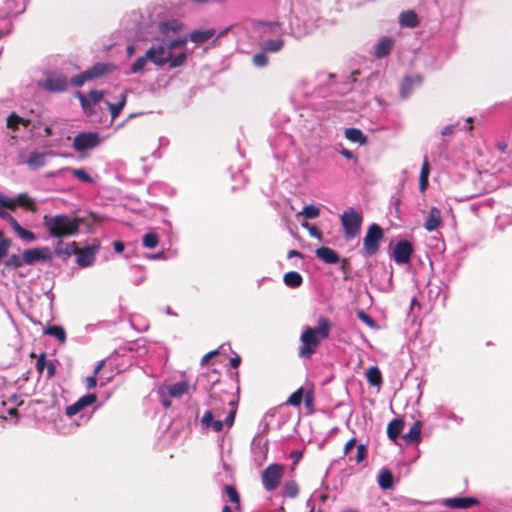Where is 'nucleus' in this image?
Here are the masks:
<instances>
[{
	"mask_svg": "<svg viewBox=\"0 0 512 512\" xmlns=\"http://www.w3.org/2000/svg\"><path fill=\"white\" fill-rule=\"evenodd\" d=\"M331 328V321L325 317H319L316 327H306L300 336L299 357L310 359L315 354L321 341L329 337Z\"/></svg>",
	"mask_w": 512,
	"mask_h": 512,
	"instance_id": "nucleus-1",
	"label": "nucleus"
},
{
	"mask_svg": "<svg viewBox=\"0 0 512 512\" xmlns=\"http://www.w3.org/2000/svg\"><path fill=\"white\" fill-rule=\"evenodd\" d=\"M43 226L50 237L65 238L78 233L80 221L66 214L44 215Z\"/></svg>",
	"mask_w": 512,
	"mask_h": 512,
	"instance_id": "nucleus-2",
	"label": "nucleus"
},
{
	"mask_svg": "<svg viewBox=\"0 0 512 512\" xmlns=\"http://www.w3.org/2000/svg\"><path fill=\"white\" fill-rule=\"evenodd\" d=\"M182 24L176 19L167 20L159 23L157 40L164 42L169 50L176 48H185L188 37H175L181 30Z\"/></svg>",
	"mask_w": 512,
	"mask_h": 512,
	"instance_id": "nucleus-3",
	"label": "nucleus"
},
{
	"mask_svg": "<svg viewBox=\"0 0 512 512\" xmlns=\"http://www.w3.org/2000/svg\"><path fill=\"white\" fill-rule=\"evenodd\" d=\"M340 221L346 241H351L360 235L363 223V216L360 212L349 207L341 214Z\"/></svg>",
	"mask_w": 512,
	"mask_h": 512,
	"instance_id": "nucleus-4",
	"label": "nucleus"
},
{
	"mask_svg": "<svg viewBox=\"0 0 512 512\" xmlns=\"http://www.w3.org/2000/svg\"><path fill=\"white\" fill-rule=\"evenodd\" d=\"M383 229L376 223L371 224L363 239L362 255L371 257L375 255L379 249L380 241L383 239Z\"/></svg>",
	"mask_w": 512,
	"mask_h": 512,
	"instance_id": "nucleus-5",
	"label": "nucleus"
},
{
	"mask_svg": "<svg viewBox=\"0 0 512 512\" xmlns=\"http://www.w3.org/2000/svg\"><path fill=\"white\" fill-rule=\"evenodd\" d=\"M114 69V65L109 63H96L86 71L71 78L70 82L75 87H82L86 81L104 76Z\"/></svg>",
	"mask_w": 512,
	"mask_h": 512,
	"instance_id": "nucleus-6",
	"label": "nucleus"
},
{
	"mask_svg": "<svg viewBox=\"0 0 512 512\" xmlns=\"http://www.w3.org/2000/svg\"><path fill=\"white\" fill-rule=\"evenodd\" d=\"M0 205L11 211H15L17 206L24 207L33 213L37 212L38 209L36 201L27 193H21L16 198H10L0 193Z\"/></svg>",
	"mask_w": 512,
	"mask_h": 512,
	"instance_id": "nucleus-7",
	"label": "nucleus"
},
{
	"mask_svg": "<svg viewBox=\"0 0 512 512\" xmlns=\"http://www.w3.org/2000/svg\"><path fill=\"white\" fill-rule=\"evenodd\" d=\"M284 475V466L281 464H270L266 469L262 472V484L267 491L275 490Z\"/></svg>",
	"mask_w": 512,
	"mask_h": 512,
	"instance_id": "nucleus-8",
	"label": "nucleus"
},
{
	"mask_svg": "<svg viewBox=\"0 0 512 512\" xmlns=\"http://www.w3.org/2000/svg\"><path fill=\"white\" fill-rule=\"evenodd\" d=\"M100 143L98 132H80L74 137L72 147L77 152H84L97 147Z\"/></svg>",
	"mask_w": 512,
	"mask_h": 512,
	"instance_id": "nucleus-9",
	"label": "nucleus"
},
{
	"mask_svg": "<svg viewBox=\"0 0 512 512\" xmlns=\"http://www.w3.org/2000/svg\"><path fill=\"white\" fill-rule=\"evenodd\" d=\"M39 85L49 92H63L68 88V79L62 74L50 73Z\"/></svg>",
	"mask_w": 512,
	"mask_h": 512,
	"instance_id": "nucleus-10",
	"label": "nucleus"
},
{
	"mask_svg": "<svg viewBox=\"0 0 512 512\" xmlns=\"http://www.w3.org/2000/svg\"><path fill=\"white\" fill-rule=\"evenodd\" d=\"M171 51L164 42L159 41L158 45L150 47L146 52L150 62L156 66H164L169 60Z\"/></svg>",
	"mask_w": 512,
	"mask_h": 512,
	"instance_id": "nucleus-11",
	"label": "nucleus"
},
{
	"mask_svg": "<svg viewBox=\"0 0 512 512\" xmlns=\"http://www.w3.org/2000/svg\"><path fill=\"white\" fill-rule=\"evenodd\" d=\"M412 253V244L407 240H401L395 245L392 257L397 264L403 265L410 262Z\"/></svg>",
	"mask_w": 512,
	"mask_h": 512,
	"instance_id": "nucleus-12",
	"label": "nucleus"
},
{
	"mask_svg": "<svg viewBox=\"0 0 512 512\" xmlns=\"http://www.w3.org/2000/svg\"><path fill=\"white\" fill-rule=\"evenodd\" d=\"M48 155H53V153L32 151L27 156L20 154L19 163L26 164L30 169L36 170L46 164V156Z\"/></svg>",
	"mask_w": 512,
	"mask_h": 512,
	"instance_id": "nucleus-13",
	"label": "nucleus"
},
{
	"mask_svg": "<svg viewBox=\"0 0 512 512\" xmlns=\"http://www.w3.org/2000/svg\"><path fill=\"white\" fill-rule=\"evenodd\" d=\"M52 258L48 247L31 248L23 252V261L26 265H33L38 261H46Z\"/></svg>",
	"mask_w": 512,
	"mask_h": 512,
	"instance_id": "nucleus-14",
	"label": "nucleus"
},
{
	"mask_svg": "<svg viewBox=\"0 0 512 512\" xmlns=\"http://www.w3.org/2000/svg\"><path fill=\"white\" fill-rule=\"evenodd\" d=\"M478 503L479 501L474 497H454L444 500V505L452 509H466Z\"/></svg>",
	"mask_w": 512,
	"mask_h": 512,
	"instance_id": "nucleus-15",
	"label": "nucleus"
},
{
	"mask_svg": "<svg viewBox=\"0 0 512 512\" xmlns=\"http://www.w3.org/2000/svg\"><path fill=\"white\" fill-rule=\"evenodd\" d=\"M77 97L80 100L83 110L87 113L89 108L101 101L103 98V92L99 90H92L87 96L78 92Z\"/></svg>",
	"mask_w": 512,
	"mask_h": 512,
	"instance_id": "nucleus-16",
	"label": "nucleus"
},
{
	"mask_svg": "<svg viewBox=\"0 0 512 512\" xmlns=\"http://www.w3.org/2000/svg\"><path fill=\"white\" fill-rule=\"evenodd\" d=\"M228 405L230 406V410L225 417L224 421H221L220 419L213 420L210 426H212L213 430L215 432H220L223 429V425L226 424L228 427H231L235 420L236 415V408L234 406V401L232 399H229Z\"/></svg>",
	"mask_w": 512,
	"mask_h": 512,
	"instance_id": "nucleus-17",
	"label": "nucleus"
},
{
	"mask_svg": "<svg viewBox=\"0 0 512 512\" xmlns=\"http://www.w3.org/2000/svg\"><path fill=\"white\" fill-rule=\"evenodd\" d=\"M98 250V246L87 247L84 250H81L77 254V264L80 267H88L90 266L95 259V253Z\"/></svg>",
	"mask_w": 512,
	"mask_h": 512,
	"instance_id": "nucleus-18",
	"label": "nucleus"
},
{
	"mask_svg": "<svg viewBox=\"0 0 512 512\" xmlns=\"http://www.w3.org/2000/svg\"><path fill=\"white\" fill-rule=\"evenodd\" d=\"M228 401L221 396L210 395L207 406L210 408V411L214 412V417L220 418L225 411L224 405L228 404Z\"/></svg>",
	"mask_w": 512,
	"mask_h": 512,
	"instance_id": "nucleus-19",
	"label": "nucleus"
},
{
	"mask_svg": "<svg viewBox=\"0 0 512 512\" xmlns=\"http://www.w3.org/2000/svg\"><path fill=\"white\" fill-rule=\"evenodd\" d=\"M216 34L215 29H206V30H193L191 33L186 35L185 37H188V40L196 43V44H203L207 41H209L212 37H214Z\"/></svg>",
	"mask_w": 512,
	"mask_h": 512,
	"instance_id": "nucleus-20",
	"label": "nucleus"
},
{
	"mask_svg": "<svg viewBox=\"0 0 512 512\" xmlns=\"http://www.w3.org/2000/svg\"><path fill=\"white\" fill-rule=\"evenodd\" d=\"M316 256L326 264H336L340 261V257L336 251L329 247H320L316 249Z\"/></svg>",
	"mask_w": 512,
	"mask_h": 512,
	"instance_id": "nucleus-21",
	"label": "nucleus"
},
{
	"mask_svg": "<svg viewBox=\"0 0 512 512\" xmlns=\"http://www.w3.org/2000/svg\"><path fill=\"white\" fill-rule=\"evenodd\" d=\"M165 389L168 396L173 398H181L183 395L189 393L190 384L188 381H180L168 385Z\"/></svg>",
	"mask_w": 512,
	"mask_h": 512,
	"instance_id": "nucleus-22",
	"label": "nucleus"
},
{
	"mask_svg": "<svg viewBox=\"0 0 512 512\" xmlns=\"http://www.w3.org/2000/svg\"><path fill=\"white\" fill-rule=\"evenodd\" d=\"M441 224V211L437 207H432L425 220L424 227L427 231H435Z\"/></svg>",
	"mask_w": 512,
	"mask_h": 512,
	"instance_id": "nucleus-23",
	"label": "nucleus"
},
{
	"mask_svg": "<svg viewBox=\"0 0 512 512\" xmlns=\"http://www.w3.org/2000/svg\"><path fill=\"white\" fill-rule=\"evenodd\" d=\"M28 0H7L6 1V16H16L23 13L26 9Z\"/></svg>",
	"mask_w": 512,
	"mask_h": 512,
	"instance_id": "nucleus-24",
	"label": "nucleus"
},
{
	"mask_svg": "<svg viewBox=\"0 0 512 512\" xmlns=\"http://www.w3.org/2000/svg\"><path fill=\"white\" fill-rule=\"evenodd\" d=\"M399 23L401 26L415 28L418 26V16L413 10H407L400 14Z\"/></svg>",
	"mask_w": 512,
	"mask_h": 512,
	"instance_id": "nucleus-25",
	"label": "nucleus"
},
{
	"mask_svg": "<svg viewBox=\"0 0 512 512\" xmlns=\"http://www.w3.org/2000/svg\"><path fill=\"white\" fill-rule=\"evenodd\" d=\"M11 228L13 231L25 242H34L36 240V236L33 232L23 228L17 220H13L11 222Z\"/></svg>",
	"mask_w": 512,
	"mask_h": 512,
	"instance_id": "nucleus-26",
	"label": "nucleus"
},
{
	"mask_svg": "<svg viewBox=\"0 0 512 512\" xmlns=\"http://www.w3.org/2000/svg\"><path fill=\"white\" fill-rule=\"evenodd\" d=\"M393 47V40L391 38H382L375 46V56L383 58L387 56Z\"/></svg>",
	"mask_w": 512,
	"mask_h": 512,
	"instance_id": "nucleus-27",
	"label": "nucleus"
},
{
	"mask_svg": "<svg viewBox=\"0 0 512 512\" xmlns=\"http://www.w3.org/2000/svg\"><path fill=\"white\" fill-rule=\"evenodd\" d=\"M421 428V422L415 421L409 431L403 436V439L409 444L417 443L420 440Z\"/></svg>",
	"mask_w": 512,
	"mask_h": 512,
	"instance_id": "nucleus-28",
	"label": "nucleus"
},
{
	"mask_svg": "<svg viewBox=\"0 0 512 512\" xmlns=\"http://www.w3.org/2000/svg\"><path fill=\"white\" fill-rule=\"evenodd\" d=\"M404 427V422L401 419H393L387 427V435L389 439L392 441H396V439L401 434Z\"/></svg>",
	"mask_w": 512,
	"mask_h": 512,
	"instance_id": "nucleus-29",
	"label": "nucleus"
},
{
	"mask_svg": "<svg viewBox=\"0 0 512 512\" xmlns=\"http://www.w3.org/2000/svg\"><path fill=\"white\" fill-rule=\"evenodd\" d=\"M62 172H71L79 181L83 183H92V177L82 168H63L55 173L59 175Z\"/></svg>",
	"mask_w": 512,
	"mask_h": 512,
	"instance_id": "nucleus-30",
	"label": "nucleus"
},
{
	"mask_svg": "<svg viewBox=\"0 0 512 512\" xmlns=\"http://www.w3.org/2000/svg\"><path fill=\"white\" fill-rule=\"evenodd\" d=\"M345 137L354 143L365 144L367 139L363 132L358 128H348L345 130Z\"/></svg>",
	"mask_w": 512,
	"mask_h": 512,
	"instance_id": "nucleus-31",
	"label": "nucleus"
},
{
	"mask_svg": "<svg viewBox=\"0 0 512 512\" xmlns=\"http://www.w3.org/2000/svg\"><path fill=\"white\" fill-rule=\"evenodd\" d=\"M268 452V447L266 444L256 443L255 439L252 442V453L254 455L255 461H258L261 464L265 459Z\"/></svg>",
	"mask_w": 512,
	"mask_h": 512,
	"instance_id": "nucleus-32",
	"label": "nucleus"
},
{
	"mask_svg": "<svg viewBox=\"0 0 512 512\" xmlns=\"http://www.w3.org/2000/svg\"><path fill=\"white\" fill-rule=\"evenodd\" d=\"M378 484L382 489H390L393 485V475L390 470L383 468L378 475Z\"/></svg>",
	"mask_w": 512,
	"mask_h": 512,
	"instance_id": "nucleus-33",
	"label": "nucleus"
},
{
	"mask_svg": "<svg viewBox=\"0 0 512 512\" xmlns=\"http://www.w3.org/2000/svg\"><path fill=\"white\" fill-rule=\"evenodd\" d=\"M283 280H284V283L288 287H291V288L299 287L302 284V282H303V278L300 275V273L295 272V271L287 272L284 275Z\"/></svg>",
	"mask_w": 512,
	"mask_h": 512,
	"instance_id": "nucleus-34",
	"label": "nucleus"
},
{
	"mask_svg": "<svg viewBox=\"0 0 512 512\" xmlns=\"http://www.w3.org/2000/svg\"><path fill=\"white\" fill-rule=\"evenodd\" d=\"M284 41L281 38L268 39L263 41L262 49L265 52H278L282 49Z\"/></svg>",
	"mask_w": 512,
	"mask_h": 512,
	"instance_id": "nucleus-35",
	"label": "nucleus"
},
{
	"mask_svg": "<svg viewBox=\"0 0 512 512\" xmlns=\"http://www.w3.org/2000/svg\"><path fill=\"white\" fill-rule=\"evenodd\" d=\"M420 84L422 82V78L420 76H416L415 78L406 77L401 85L400 93L403 98H406L411 90L413 83Z\"/></svg>",
	"mask_w": 512,
	"mask_h": 512,
	"instance_id": "nucleus-36",
	"label": "nucleus"
},
{
	"mask_svg": "<svg viewBox=\"0 0 512 512\" xmlns=\"http://www.w3.org/2000/svg\"><path fill=\"white\" fill-rule=\"evenodd\" d=\"M19 124H22L23 126L25 127H28L29 124H30V121L27 120V119H24L20 116H18L17 114L15 113H12L8 118H7V127L9 129H12L14 131H16L18 129V125Z\"/></svg>",
	"mask_w": 512,
	"mask_h": 512,
	"instance_id": "nucleus-37",
	"label": "nucleus"
},
{
	"mask_svg": "<svg viewBox=\"0 0 512 512\" xmlns=\"http://www.w3.org/2000/svg\"><path fill=\"white\" fill-rule=\"evenodd\" d=\"M187 59V53L182 51L178 53L177 55H173V52H170L168 64L170 68H177L181 67L185 64Z\"/></svg>",
	"mask_w": 512,
	"mask_h": 512,
	"instance_id": "nucleus-38",
	"label": "nucleus"
},
{
	"mask_svg": "<svg viewBox=\"0 0 512 512\" xmlns=\"http://www.w3.org/2000/svg\"><path fill=\"white\" fill-rule=\"evenodd\" d=\"M366 376L369 384L373 386L380 385V383L382 382L381 372L376 366L370 367L366 373Z\"/></svg>",
	"mask_w": 512,
	"mask_h": 512,
	"instance_id": "nucleus-39",
	"label": "nucleus"
},
{
	"mask_svg": "<svg viewBox=\"0 0 512 512\" xmlns=\"http://www.w3.org/2000/svg\"><path fill=\"white\" fill-rule=\"evenodd\" d=\"M45 334L50 335L58 339L61 343L66 341V332L63 327L58 325L49 326L45 330Z\"/></svg>",
	"mask_w": 512,
	"mask_h": 512,
	"instance_id": "nucleus-40",
	"label": "nucleus"
},
{
	"mask_svg": "<svg viewBox=\"0 0 512 512\" xmlns=\"http://www.w3.org/2000/svg\"><path fill=\"white\" fill-rule=\"evenodd\" d=\"M125 104H126V94H124V93L121 94V97H120V100L118 103H116V104L108 103V107H109L112 119H115L120 115Z\"/></svg>",
	"mask_w": 512,
	"mask_h": 512,
	"instance_id": "nucleus-41",
	"label": "nucleus"
},
{
	"mask_svg": "<svg viewBox=\"0 0 512 512\" xmlns=\"http://www.w3.org/2000/svg\"><path fill=\"white\" fill-rule=\"evenodd\" d=\"M149 61V57H147V52L145 55L138 57L131 66V72L134 74L140 73L144 70L147 62Z\"/></svg>",
	"mask_w": 512,
	"mask_h": 512,
	"instance_id": "nucleus-42",
	"label": "nucleus"
},
{
	"mask_svg": "<svg viewBox=\"0 0 512 512\" xmlns=\"http://www.w3.org/2000/svg\"><path fill=\"white\" fill-rule=\"evenodd\" d=\"M25 264L23 261V255L19 256L16 254H13L9 256V258L5 262V266L10 269H18L22 267Z\"/></svg>",
	"mask_w": 512,
	"mask_h": 512,
	"instance_id": "nucleus-43",
	"label": "nucleus"
},
{
	"mask_svg": "<svg viewBox=\"0 0 512 512\" xmlns=\"http://www.w3.org/2000/svg\"><path fill=\"white\" fill-rule=\"evenodd\" d=\"M299 493V488L296 482L288 481L284 485L283 494L289 498H295Z\"/></svg>",
	"mask_w": 512,
	"mask_h": 512,
	"instance_id": "nucleus-44",
	"label": "nucleus"
},
{
	"mask_svg": "<svg viewBox=\"0 0 512 512\" xmlns=\"http://www.w3.org/2000/svg\"><path fill=\"white\" fill-rule=\"evenodd\" d=\"M158 236L154 232H148L143 236V245L146 248H155L158 245Z\"/></svg>",
	"mask_w": 512,
	"mask_h": 512,
	"instance_id": "nucleus-45",
	"label": "nucleus"
},
{
	"mask_svg": "<svg viewBox=\"0 0 512 512\" xmlns=\"http://www.w3.org/2000/svg\"><path fill=\"white\" fill-rule=\"evenodd\" d=\"M301 214L306 219H315L320 215V209L314 205H307L303 208Z\"/></svg>",
	"mask_w": 512,
	"mask_h": 512,
	"instance_id": "nucleus-46",
	"label": "nucleus"
},
{
	"mask_svg": "<svg viewBox=\"0 0 512 512\" xmlns=\"http://www.w3.org/2000/svg\"><path fill=\"white\" fill-rule=\"evenodd\" d=\"M303 399V389L299 388L287 400V404L292 406H300Z\"/></svg>",
	"mask_w": 512,
	"mask_h": 512,
	"instance_id": "nucleus-47",
	"label": "nucleus"
},
{
	"mask_svg": "<svg viewBox=\"0 0 512 512\" xmlns=\"http://www.w3.org/2000/svg\"><path fill=\"white\" fill-rule=\"evenodd\" d=\"M96 400H97L96 395L89 393V394L82 396L77 401L79 402V404L81 405L82 408H85L87 406L94 404L96 402Z\"/></svg>",
	"mask_w": 512,
	"mask_h": 512,
	"instance_id": "nucleus-48",
	"label": "nucleus"
},
{
	"mask_svg": "<svg viewBox=\"0 0 512 512\" xmlns=\"http://www.w3.org/2000/svg\"><path fill=\"white\" fill-rule=\"evenodd\" d=\"M268 63V57L264 52L257 53L253 56V64L257 67H264Z\"/></svg>",
	"mask_w": 512,
	"mask_h": 512,
	"instance_id": "nucleus-49",
	"label": "nucleus"
},
{
	"mask_svg": "<svg viewBox=\"0 0 512 512\" xmlns=\"http://www.w3.org/2000/svg\"><path fill=\"white\" fill-rule=\"evenodd\" d=\"M225 491H226V494L229 497L231 502L236 503V504H238L240 502V498H239L238 492L235 489V487H233L231 485H227L225 487Z\"/></svg>",
	"mask_w": 512,
	"mask_h": 512,
	"instance_id": "nucleus-50",
	"label": "nucleus"
},
{
	"mask_svg": "<svg viewBox=\"0 0 512 512\" xmlns=\"http://www.w3.org/2000/svg\"><path fill=\"white\" fill-rule=\"evenodd\" d=\"M357 317L369 327H376L375 321L364 311L360 310L357 312Z\"/></svg>",
	"mask_w": 512,
	"mask_h": 512,
	"instance_id": "nucleus-51",
	"label": "nucleus"
},
{
	"mask_svg": "<svg viewBox=\"0 0 512 512\" xmlns=\"http://www.w3.org/2000/svg\"><path fill=\"white\" fill-rule=\"evenodd\" d=\"M11 245V240L8 238L0 239V259L5 257L8 253L9 247Z\"/></svg>",
	"mask_w": 512,
	"mask_h": 512,
	"instance_id": "nucleus-52",
	"label": "nucleus"
},
{
	"mask_svg": "<svg viewBox=\"0 0 512 512\" xmlns=\"http://www.w3.org/2000/svg\"><path fill=\"white\" fill-rule=\"evenodd\" d=\"M57 364H58L57 360H51V361H49L47 363L45 369L47 371V378L48 379L52 378L56 374Z\"/></svg>",
	"mask_w": 512,
	"mask_h": 512,
	"instance_id": "nucleus-53",
	"label": "nucleus"
},
{
	"mask_svg": "<svg viewBox=\"0 0 512 512\" xmlns=\"http://www.w3.org/2000/svg\"><path fill=\"white\" fill-rule=\"evenodd\" d=\"M366 453H367V449H366V446L364 444H360L357 446V453H356V456H355V462L356 463H360L364 460V458L366 457Z\"/></svg>",
	"mask_w": 512,
	"mask_h": 512,
	"instance_id": "nucleus-54",
	"label": "nucleus"
},
{
	"mask_svg": "<svg viewBox=\"0 0 512 512\" xmlns=\"http://www.w3.org/2000/svg\"><path fill=\"white\" fill-rule=\"evenodd\" d=\"M47 361H46V355L45 353H42L38 359H37V362H36V370L39 372V373H43L45 368H46V365H47Z\"/></svg>",
	"mask_w": 512,
	"mask_h": 512,
	"instance_id": "nucleus-55",
	"label": "nucleus"
},
{
	"mask_svg": "<svg viewBox=\"0 0 512 512\" xmlns=\"http://www.w3.org/2000/svg\"><path fill=\"white\" fill-rule=\"evenodd\" d=\"M430 173V167L427 156L424 157V161L421 167L419 178L428 179Z\"/></svg>",
	"mask_w": 512,
	"mask_h": 512,
	"instance_id": "nucleus-56",
	"label": "nucleus"
},
{
	"mask_svg": "<svg viewBox=\"0 0 512 512\" xmlns=\"http://www.w3.org/2000/svg\"><path fill=\"white\" fill-rule=\"evenodd\" d=\"M83 408L81 407V405L79 404L78 401H76L74 404L68 406L66 408V414L68 416H74L76 415L77 413H79Z\"/></svg>",
	"mask_w": 512,
	"mask_h": 512,
	"instance_id": "nucleus-57",
	"label": "nucleus"
},
{
	"mask_svg": "<svg viewBox=\"0 0 512 512\" xmlns=\"http://www.w3.org/2000/svg\"><path fill=\"white\" fill-rule=\"evenodd\" d=\"M214 418V412L210 411L209 409L205 412L203 415L201 422L203 425L209 427L211 423L213 422Z\"/></svg>",
	"mask_w": 512,
	"mask_h": 512,
	"instance_id": "nucleus-58",
	"label": "nucleus"
},
{
	"mask_svg": "<svg viewBox=\"0 0 512 512\" xmlns=\"http://www.w3.org/2000/svg\"><path fill=\"white\" fill-rule=\"evenodd\" d=\"M165 390L164 388H161L159 390V394H160V401H161V404L165 407V408H169L171 406V401L166 397V394H165Z\"/></svg>",
	"mask_w": 512,
	"mask_h": 512,
	"instance_id": "nucleus-59",
	"label": "nucleus"
},
{
	"mask_svg": "<svg viewBox=\"0 0 512 512\" xmlns=\"http://www.w3.org/2000/svg\"><path fill=\"white\" fill-rule=\"evenodd\" d=\"M4 208L5 207H3L1 205V207H0V218L7 220L9 225L11 226V222L13 220H16V219L13 216H11Z\"/></svg>",
	"mask_w": 512,
	"mask_h": 512,
	"instance_id": "nucleus-60",
	"label": "nucleus"
},
{
	"mask_svg": "<svg viewBox=\"0 0 512 512\" xmlns=\"http://www.w3.org/2000/svg\"><path fill=\"white\" fill-rule=\"evenodd\" d=\"M97 384V376L96 375H92V376H89L86 378V387L87 389H92L96 386Z\"/></svg>",
	"mask_w": 512,
	"mask_h": 512,
	"instance_id": "nucleus-61",
	"label": "nucleus"
},
{
	"mask_svg": "<svg viewBox=\"0 0 512 512\" xmlns=\"http://www.w3.org/2000/svg\"><path fill=\"white\" fill-rule=\"evenodd\" d=\"M455 129H456V125H447L445 126L442 131H441V134L443 136H448V135H452L454 132H455Z\"/></svg>",
	"mask_w": 512,
	"mask_h": 512,
	"instance_id": "nucleus-62",
	"label": "nucleus"
},
{
	"mask_svg": "<svg viewBox=\"0 0 512 512\" xmlns=\"http://www.w3.org/2000/svg\"><path fill=\"white\" fill-rule=\"evenodd\" d=\"M218 353H219L218 350H214V351L207 353L206 355H204L202 357L201 364L202 365L206 364L213 356L217 355Z\"/></svg>",
	"mask_w": 512,
	"mask_h": 512,
	"instance_id": "nucleus-63",
	"label": "nucleus"
},
{
	"mask_svg": "<svg viewBox=\"0 0 512 512\" xmlns=\"http://www.w3.org/2000/svg\"><path fill=\"white\" fill-rule=\"evenodd\" d=\"M340 154L343 157H345L346 159H348V160H354L355 159V155L353 154V152L348 150V149H342L340 151Z\"/></svg>",
	"mask_w": 512,
	"mask_h": 512,
	"instance_id": "nucleus-64",
	"label": "nucleus"
}]
</instances>
